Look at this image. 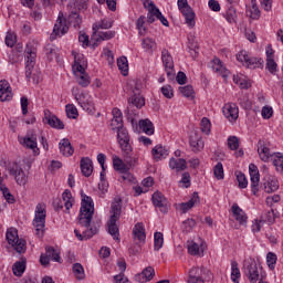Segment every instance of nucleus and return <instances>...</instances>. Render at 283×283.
I'll return each instance as SVG.
<instances>
[{
    "label": "nucleus",
    "instance_id": "f257e3e1",
    "mask_svg": "<svg viewBox=\"0 0 283 283\" xmlns=\"http://www.w3.org/2000/svg\"><path fill=\"white\" fill-rule=\"evenodd\" d=\"M81 196L82 203L78 214V224L85 227L87 230L81 234V232L75 229L74 233L77 240L83 242V240H90V238H94V235L98 233V230L101 229V220L92 222V218H94V200L83 192Z\"/></svg>",
    "mask_w": 283,
    "mask_h": 283
},
{
    "label": "nucleus",
    "instance_id": "f03ea898",
    "mask_svg": "<svg viewBox=\"0 0 283 283\" xmlns=\"http://www.w3.org/2000/svg\"><path fill=\"white\" fill-rule=\"evenodd\" d=\"M123 211V200H115L111 206V217L107 222L108 233L114 240L120 242V232L116 222L120 220V213Z\"/></svg>",
    "mask_w": 283,
    "mask_h": 283
},
{
    "label": "nucleus",
    "instance_id": "7ed1b4c3",
    "mask_svg": "<svg viewBox=\"0 0 283 283\" xmlns=\"http://www.w3.org/2000/svg\"><path fill=\"white\" fill-rule=\"evenodd\" d=\"M117 140L125 163L132 167L134 165V159L132 158L134 156V149L132 148V144H129V133L125 128L117 130Z\"/></svg>",
    "mask_w": 283,
    "mask_h": 283
},
{
    "label": "nucleus",
    "instance_id": "20e7f679",
    "mask_svg": "<svg viewBox=\"0 0 283 283\" xmlns=\"http://www.w3.org/2000/svg\"><path fill=\"white\" fill-rule=\"evenodd\" d=\"M6 238L8 244H10L17 253L21 255V253L25 252L28 242H25L24 239L19 238V230H17V228H9Z\"/></svg>",
    "mask_w": 283,
    "mask_h": 283
},
{
    "label": "nucleus",
    "instance_id": "39448f33",
    "mask_svg": "<svg viewBox=\"0 0 283 283\" xmlns=\"http://www.w3.org/2000/svg\"><path fill=\"white\" fill-rule=\"evenodd\" d=\"M213 280V274L211 271L205 266L192 268L189 271L188 283H205L211 282Z\"/></svg>",
    "mask_w": 283,
    "mask_h": 283
},
{
    "label": "nucleus",
    "instance_id": "423d86ee",
    "mask_svg": "<svg viewBox=\"0 0 283 283\" xmlns=\"http://www.w3.org/2000/svg\"><path fill=\"white\" fill-rule=\"evenodd\" d=\"M45 208L39 203L35 208V217L33 219V227L35 228V235L38 238H43V233L45 232Z\"/></svg>",
    "mask_w": 283,
    "mask_h": 283
},
{
    "label": "nucleus",
    "instance_id": "0eeeda50",
    "mask_svg": "<svg viewBox=\"0 0 283 283\" xmlns=\"http://www.w3.org/2000/svg\"><path fill=\"white\" fill-rule=\"evenodd\" d=\"M237 61L242 63L249 70H255L258 67H264V60L262 57H251L249 53L244 50L237 54Z\"/></svg>",
    "mask_w": 283,
    "mask_h": 283
},
{
    "label": "nucleus",
    "instance_id": "6e6552de",
    "mask_svg": "<svg viewBox=\"0 0 283 283\" xmlns=\"http://www.w3.org/2000/svg\"><path fill=\"white\" fill-rule=\"evenodd\" d=\"M177 6L186 19L187 25L193 28V25H196V13L193 12V9H191V6H189V2L187 0H178Z\"/></svg>",
    "mask_w": 283,
    "mask_h": 283
},
{
    "label": "nucleus",
    "instance_id": "1a4fd4ad",
    "mask_svg": "<svg viewBox=\"0 0 283 283\" xmlns=\"http://www.w3.org/2000/svg\"><path fill=\"white\" fill-rule=\"evenodd\" d=\"M8 171L10 176H13L17 185L20 187H25L28 185V177L25 176V171L21 168V165L18 163L9 164Z\"/></svg>",
    "mask_w": 283,
    "mask_h": 283
},
{
    "label": "nucleus",
    "instance_id": "9d476101",
    "mask_svg": "<svg viewBox=\"0 0 283 283\" xmlns=\"http://www.w3.org/2000/svg\"><path fill=\"white\" fill-rule=\"evenodd\" d=\"M70 27H67V20L63 18V13H60L56 23L53 27V32L50 35V40L54 41L56 36H63L67 34Z\"/></svg>",
    "mask_w": 283,
    "mask_h": 283
},
{
    "label": "nucleus",
    "instance_id": "9b49d317",
    "mask_svg": "<svg viewBox=\"0 0 283 283\" xmlns=\"http://www.w3.org/2000/svg\"><path fill=\"white\" fill-rule=\"evenodd\" d=\"M116 36V31H93L91 35L92 48H98L103 41H111Z\"/></svg>",
    "mask_w": 283,
    "mask_h": 283
},
{
    "label": "nucleus",
    "instance_id": "f8f14e48",
    "mask_svg": "<svg viewBox=\"0 0 283 283\" xmlns=\"http://www.w3.org/2000/svg\"><path fill=\"white\" fill-rule=\"evenodd\" d=\"M161 61L169 81H174L176 71H174V57L171 56V53H169V50L163 49Z\"/></svg>",
    "mask_w": 283,
    "mask_h": 283
},
{
    "label": "nucleus",
    "instance_id": "ddd939ff",
    "mask_svg": "<svg viewBox=\"0 0 283 283\" xmlns=\"http://www.w3.org/2000/svg\"><path fill=\"white\" fill-rule=\"evenodd\" d=\"M243 273L251 283H256L258 280H260V270H258V263H255V261H245L243 264Z\"/></svg>",
    "mask_w": 283,
    "mask_h": 283
},
{
    "label": "nucleus",
    "instance_id": "4468645a",
    "mask_svg": "<svg viewBox=\"0 0 283 283\" xmlns=\"http://www.w3.org/2000/svg\"><path fill=\"white\" fill-rule=\"evenodd\" d=\"M25 54V78L30 81V78H32V70H34V65H36V51L32 50V48L27 46Z\"/></svg>",
    "mask_w": 283,
    "mask_h": 283
},
{
    "label": "nucleus",
    "instance_id": "2eb2a0df",
    "mask_svg": "<svg viewBox=\"0 0 283 283\" xmlns=\"http://www.w3.org/2000/svg\"><path fill=\"white\" fill-rule=\"evenodd\" d=\"M250 180H251V191L253 196H258V191H260V170H258V166L254 164H250Z\"/></svg>",
    "mask_w": 283,
    "mask_h": 283
},
{
    "label": "nucleus",
    "instance_id": "dca6fc26",
    "mask_svg": "<svg viewBox=\"0 0 283 283\" xmlns=\"http://www.w3.org/2000/svg\"><path fill=\"white\" fill-rule=\"evenodd\" d=\"M133 238L135 243L139 247L145 244V240H147V234L145 233V224L143 222H138L133 228Z\"/></svg>",
    "mask_w": 283,
    "mask_h": 283
},
{
    "label": "nucleus",
    "instance_id": "f3484780",
    "mask_svg": "<svg viewBox=\"0 0 283 283\" xmlns=\"http://www.w3.org/2000/svg\"><path fill=\"white\" fill-rule=\"evenodd\" d=\"M223 115L230 123H234L240 116V109L235 103H229L223 106Z\"/></svg>",
    "mask_w": 283,
    "mask_h": 283
},
{
    "label": "nucleus",
    "instance_id": "a211bd4d",
    "mask_svg": "<svg viewBox=\"0 0 283 283\" xmlns=\"http://www.w3.org/2000/svg\"><path fill=\"white\" fill-rule=\"evenodd\" d=\"M143 6H144L145 10H148L147 23L149 25H151V23H154V21H156V18L158 19V12H156V10H160V9H158L156 7V4L154 3V1H151V0H144Z\"/></svg>",
    "mask_w": 283,
    "mask_h": 283
},
{
    "label": "nucleus",
    "instance_id": "6ab92c4d",
    "mask_svg": "<svg viewBox=\"0 0 283 283\" xmlns=\"http://www.w3.org/2000/svg\"><path fill=\"white\" fill-rule=\"evenodd\" d=\"M151 200L154 206L158 207L161 213H167V211H169V209L167 208V198H165V195H163L161 192H154Z\"/></svg>",
    "mask_w": 283,
    "mask_h": 283
},
{
    "label": "nucleus",
    "instance_id": "aec40b11",
    "mask_svg": "<svg viewBox=\"0 0 283 283\" xmlns=\"http://www.w3.org/2000/svg\"><path fill=\"white\" fill-rule=\"evenodd\" d=\"M263 189L265 193H273V191H277L280 189V182L273 176H266L263 182Z\"/></svg>",
    "mask_w": 283,
    "mask_h": 283
},
{
    "label": "nucleus",
    "instance_id": "412c9836",
    "mask_svg": "<svg viewBox=\"0 0 283 283\" xmlns=\"http://www.w3.org/2000/svg\"><path fill=\"white\" fill-rule=\"evenodd\" d=\"M12 88H10V83L6 80L0 81V101H12Z\"/></svg>",
    "mask_w": 283,
    "mask_h": 283
},
{
    "label": "nucleus",
    "instance_id": "4be33fe9",
    "mask_svg": "<svg viewBox=\"0 0 283 283\" xmlns=\"http://www.w3.org/2000/svg\"><path fill=\"white\" fill-rule=\"evenodd\" d=\"M80 167L82 175L85 176V178H90V176H92V174L94 172V164L88 157L81 158Z\"/></svg>",
    "mask_w": 283,
    "mask_h": 283
},
{
    "label": "nucleus",
    "instance_id": "5701e85b",
    "mask_svg": "<svg viewBox=\"0 0 283 283\" xmlns=\"http://www.w3.org/2000/svg\"><path fill=\"white\" fill-rule=\"evenodd\" d=\"M75 101H77L80 107H82V109H85V112H87L88 114H92V112H94V103L90 99L85 101V94H76Z\"/></svg>",
    "mask_w": 283,
    "mask_h": 283
},
{
    "label": "nucleus",
    "instance_id": "b1692460",
    "mask_svg": "<svg viewBox=\"0 0 283 283\" xmlns=\"http://www.w3.org/2000/svg\"><path fill=\"white\" fill-rule=\"evenodd\" d=\"M258 154L263 163H269V158H273V155H271V150L266 147L264 140H259Z\"/></svg>",
    "mask_w": 283,
    "mask_h": 283
},
{
    "label": "nucleus",
    "instance_id": "393cba45",
    "mask_svg": "<svg viewBox=\"0 0 283 283\" xmlns=\"http://www.w3.org/2000/svg\"><path fill=\"white\" fill-rule=\"evenodd\" d=\"M200 202V196L198 192H193L191 199L188 202H182L179 205V208L181 209L182 213H187L189 209H193L196 205Z\"/></svg>",
    "mask_w": 283,
    "mask_h": 283
},
{
    "label": "nucleus",
    "instance_id": "a878e982",
    "mask_svg": "<svg viewBox=\"0 0 283 283\" xmlns=\"http://www.w3.org/2000/svg\"><path fill=\"white\" fill-rule=\"evenodd\" d=\"M117 266L120 270L118 275L114 276L116 283H129V279L125 277V271H127V263L125 260H120L117 262Z\"/></svg>",
    "mask_w": 283,
    "mask_h": 283
},
{
    "label": "nucleus",
    "instance_id": "bb28decb",
    "mask_svg": "<svg viewBox=\"0 0 283 283\" xmlns=\"http://www.w3.org/2000/svg\"><path fill=\"white\" fill-rule=\"evenodd\" d=\"M212 70H214V72L217 74H220V76H222V78H228L229 77V70H227V67H224V65H222V61L218 57H214L212 60Z\"/></svg>",
    "mask_w": 283,
    "mask_h": 283
},
{
    "label": "nucleus",
    "instance_id": "cd10ccee",
    "mask_svg": "<svg viewBox=\"0 0 283 283\" xmlns=\"http://www.w3.org/2000/svg\"><path fill=\"white\" fill-rule=\"evenodd\" d=\"M113 25H114V21H112L107 18H104V19L93 23L92 30H93V32H98L101 30H109L113 28Z\"/></svg>",
    "mask_w": 283,
    "mask_h": 283
},
{
    "label": "nucleus",
    "instance_id": "c85d7f7f",
    "mask_svg": "<svg viewBox=\"0 0 283 283\" xmlns=\"http://www.w3.org/2000/svg\"><path fill=\"white\" fill-rule=\"evenodd\" d=\"M59 149L61 154H63L66 157L73 156L74 154V148L72 147V143H70V139L63 138L59 143Z\"/></svg>",
    "mask_w": 283,
    "mask_h": 283
},
{
    "label": "nucleus",
    "instance_id": "c756f323",
    "mask_svg": "<svg viewBox=\"0 0 283 283\" xmlns=\"http://www.w3.org/2000/svg\"><path fill=\"white\" fill-rule=\"evenodd\" d=\"M113 167L116 171H119L120 174H125L123 176L124 180H127L129 174L127 172V165H125V163H123V160L118 157L113 158Z\"/></svg>",
    "mask_w": 283,
    "mask_h": 283
},
{
    "label": "nucleus",
    "instance_id": "7c9ffc66",
    "mask_svg": "<svg viewBox=\"0 0 283 283\" xmlns=\"http://www.w3.org/2000/svg\"><path fill=\"white\" fill-rule=\"evenodd\" d=\"M190 147L195 154H198V151L205 149V142L202 140V137H199L198 135H191Z\"/></svg>",
    "mask_w": 283,
    "mask_h": 283
},
{
    "label": "nucleus",
    "instance_id": "2f4dec72",
    "mask_svg": "<svg viewBox=\"0 0 283 283\" xmlns=\"http://www.w3.org/2000/svg\"><path fill=\"white\" fill-rule=\"evenodd\" d=\"M142 48L145 50V52H148V54H154L158 48V44H156V40L151 38H145L142 40Z\"/></svg>",
    "mask_w": 283,
    "mask_h": 283
},
{
    "label": "nucleus",
    "instance_id": "473e14b6",
    "mask_svg": "<svg viewBox=\"0 0 283 283\" xmlns=\"http://www.w3.org/2000/svg\"><path fill=\"white\" fill-rule=\"evenodd\" d=\"M232 213H233L235 220L238 222H240V224H245V222L248 220L247 213H244V210H242L240 208V206H238V203H233Z\"/></svg>",
    "mask_w": 283,
    "mask_h": 283
},
{
    "label": "nucleus",
    "instance_id": "72a5a7b5",
    "mask_svg": "<svg viewBox=\"0 0 283 283\" xmlns=\"http://www.w3.org/2000/svg\"><path fill=\"white\" fill-rule=\"evenodd\" d=\"M169 167L170 169H175L177 172L185 171V169H187V160H185L184 158H170Z\"/></svg>",
    "mask_w": 283,
    "mask_h": 283
},
{
    "label": "nucleus",
    "instance_id": "f704fd0d",
    "mask_svg": "<svg viewBox=\"0 0 283 283\" xmlns=\"http://www.w3.org/2000/svg\"><path fill=\"white\" fill-rule=\"evenodd\" d=\"M48 125L50 127H53V129H65V124H63V120L56 117V115H50L49 117H45Z\"/></svg>",
    "mask_w": 283,
    "mask_h": 283
},
{
    "label": "nucleus",
    "instance_id": "c9c22d12",
    "mask_svg": "<svg viewBox=\"0 0 283 283\" xmlns=\"http://www.w3.org/2000/svg\"><path fill=\"white\" fill-rule=\"evenodd\" d=\"M151 154L155 158V160H160L161 158H167V156H169V151L167 150V148L163 147V146H155L151 150Z\"/></svg>",
    "mask_w": 283,
    "mask_h": 283
},
{
    "label": "nucleus",
    "instance_id": "e433bc0d",
    "mask_svg": "<svg viewBox=\"0 0 283 283\" xmlns=\"http://www.w3.org/2000/svg\"><path fill=\"white\" fill-rule=\"evenodd\" d=\"M75 65L73 66V70H76L80 75L85 74V61L83 60V54H77L74 57Z\"/></svg>",
    "mask_w": 283,
    "mask_h": 283
},
{
    "label": "nucleus",
    "instance_id": "4c0bfd02",
    "mask_svg": "<svg viewBox=\"0 0 283 283\" xmlns=\"http://www.w3.org/2000/svg\"><path fill=\"white\" fill-rule=\"evenodd\" d=\"M21 145H23V147H27L28 149H32L33 151H35L38 144H36V136L32 135L31 137H24L22 139H20Z\"/></svg>",
    "mask_w": 283,
    "mask_h": 283
},
{
    "label": "nucleus",
    "instance_id": "58836bf2",
    "mask_svg": "<svg viewBox=\"0 0 283 283\" xmlns=\"http://www.w3.org/2000/svg\"><path fill=\"white\" fill-rule=\"evenodd\" d=\"M139 128L147 134V136H153L154 134V123L149 119L139 120Z\"/></svg>",
    "mask_w": 283,
    "mask_h": 283
},
{
    "label": "nucleus",
    "instance_id": "ea45409f",
    "mask_svg": "<svg viewBox=\"0 0 283 283\" xmlns=\"http://www.w3.org/2000/svg\"><path fill=\"white\" fill-rule=\"evenodd\" d=\"M128 103L130 105H134V107H137V109H140L142 107H145V97L140 94H134L129 99Z\"/></svg>",
    "mask_w": 283,
    "mask_h": 283
},
{
    "label": "nucleus",
    "instance_id": "a19ab883",
    "mask_svg": "<svg viewBox=\"0 0 283 283\" xmlns=\"http://www.w3.org/2000/svg\"><path fill=\"white\" fill-rule=\"evenodd\" d=\"M12 271H13V275H15L17 277H21V275L25 273V259H22L21 261L15 262L13 264Z\"/></svg>",
    "mask_w": 283,
    "mask_h": 283
},
{
    "label": "nucleus",
    "instance_id": "79ce46f5",
    "mask_svg": "<svg viewBox=\"0 0 283 283\" xmlns=\"http://www.w3.org/2000/svg\"><path fill=\"white\" fill-rule=\"evenodd\" d=\"M117 67L120 70L123 76H127L129 74V63L127 62V57L120 56L117 59Z\"/></svg>",
    "mask_w": 283,
    "mask_h": 283
},
{
    "label": "nucleus",
    "instance_id": "37998d69",
    "mask_svg": "<svg viewBox=\"0 0 283 283\" xmlns=\"http://www.w3.org/2000/svg\"><path fill=\"white\" fill-rule=\"evenodd\" d=\"M179 92L181 96H185L186 98H191V101L196 98V92L191 85L180 86Z\"/></svg>",
    "mask_w": 283,
    "mask_h": 283
},
{
    "label": "nucleus",
    "instance_id": "c03bdc74",
    "mask_svg": "<svg viewBox=\"0 0 283 283\" xmlns=\"http://www.w3.org/2000/svg\"><path fill=\"white\" fill-rule=\"evenodd\" d=\"M275 218H277V216L275 214V211L269 210L262 213L260 222H266L268 224H273L275 222Z\"/></svg>",
    "mask_w": 283,
    "mask_h": 283
},
{
    "label": "nucleus",
    "instance_id": "a18cd8bd",
    "mask_svg": "<svg viewBox=\"0 0 283 283\" xmlns=\"http://www.w3.org/2000/svg\"><path fill=\"white\" fill-rule=\"evenodd\" d=\"M272 158L276 171L283 174V155L280 153H274Z\"/></svg>",
    "mask_w": 283,
    "mask_h": 283
},
{
    "label": "nucleus",
    "instance_id": "49530a36",
    "mask_svg": "<svg viewBox=\"0 0 283 283\" xmlns=\"http://www.w3.org/2000/svg\"><path fill=\"white\" fill-rule=\"evenodd\" d=\"M163 244H165V237L163 232H155L154 234V250L160 251Z\"/></svg>",
    "mask_w": 283,
    "mask_h": 283
},
{
    "label": "nucleus",
    "instance_id": "de8ad7c7",
    "mask_svg": "<svg viewBox=\"0 0 283 283\" xmlns=\"http://www.w3.org/2000/svg\"><path fill=\"white\" fill-rule=\"evenodd\" d=\"M62 200L64 202L66 211H70V209H72L73 206L72 202L74 201V199L72 198V191L66 189L62 195Z\"/></svg>",
    "mask_w": 283,
    "mask_h": 283
},
{
    "label": "nucleus",
    "instance_id": "09e8293b",
    "mask_svg": "<svg viewBox=\"0 0 283 283\" xmlns=\"http://www.w3.org/2000/svg\"><path fill=\"white\" fill-rule=\"evenodd\" d=\"M69 21L72 23L73 28H81V23L83 20L81 19V14L76 11H72L69 15Z\"/></svg>",
    "mask_w": 283,
    "mask_h": 283
},
{
    "label": "nucleus",
    "instance_id": "8fccbe9b",
    "mask_svg": "<svg viewBox=\"0 0 283 283\" xmlns=\"http://www.w3.org/2000/svg\"><path fill=\"white\" fill-rule=\"evenodd\" d=\"M146 19L147 18L145 15H140L136 21L139 36H145L147 34V28L145 27Z\"/></svg>",
    "mask_w": 283,
    "mask_h": 283
},
{
    "label": "nucleus",
    "instance_id": "3c124183",
    "mask_svg": "<svg viewBox=\"0 0 283 283\" xmlns=\"http://www.w3.org/2000/svg\"><path fill=\"white\" fill-rule=\"evenodd\" d=\"M234 175L237 176L239 188L247 189V187H249V180H247V176L240 170H237Z\"/></svg>",
    "mask_w": 283,
    "mask_h": 283
},
{
    "label": "nucleus",
    "instance_id": "603ef678",
    "mask_svg": "<svg viewBox=\"0 0 283 283\" xmlns=\"http://www.w3.org/2000/svg\"><path fill=\"white\" fill-rule=\"evenodd\" d=\"M45 251L49 259L53 260V262L61 263V254L56 252L54 247H46Z\"/></svg>",
    "mask_w": 283,
    "mask_h": 283
},
{
    "label": "nucleus",
    "instance_id": "864d4df0",
    "mask_svg": "<svg viewBox=\"0 0 283 283\" xmlns=\"http://www.w3.org/2000/svg\"><path fill=\"white\" fill-rule=\"evenodd\" d=\"M231 280L234 283H240V268L235 261L231 262Z\"/></svg>",
    "mask_w": 283,
    "mask_h": 283
},
{
    "label": "nucleus",
    "instance_id": "5fc2aeb1",
    "mask_svg": "<svg viewBox=\"0 0 283 283\" xmlns=\"http://www.w3.org/2000/svg\"><path fill=\"white\" fill-rule=\"evenodd\" d=\"M0 189L2 191V196H3L4 200L9 205H14L17 202V199H14V196L12 193H10V189H8V187L1 186Z\"/></svg>",
    "mask_w": 283,
    "mask_h": 283
},
{
    "label": "nucleus",
    "instance_id": "6e6d98bb",
    "mask_svg": "<svg viewBox=\"0 0 283 283\" xmlns=\"http://www.w3.org/2000/svg\"><path fill=\"white\" fill-rule=\"evenodd\" d=\"M73 273L77 280H83L85 277V270L81 263L73 264Z\"/></svg>",
    "mask_w": 283,
    "mask_h": 283
},
{
    "label": "nucleus",
    "instance_id": "4d7b16f0",
    "mask_svg": "<svg viewBox=\"0 0 283 283\" xmlns=\"http://www.w3.org/2000/svg\"><path fill=\"white\" fill-rule=\"evenodd\" d=\"M193 227H196V220L193 219H187L181 223L184 233H190L193 230Z\"/></svg>",
    "mask_w": 283,
    "mask_h": 283
},
{
    "label": "nucleus",
    "instance_id": "13d9d810",
    "mask_svg": "<svg viewBox=\"0 0 283 283\" xmlns=\"http://www.w3.org/2000/svg\"><path fill=\"white\" fill-rule=\"evenodd\" d=\"M226 19L228 23H237L238 21V13L233 7H230L226 12Z\"/></svg>",
    "mask_w": 283,
    "mask_h": 283
},
{
    "label": "nucleus",
    "instance_id": "bf43d9fd",
    "mask_svg": "<svg viewBox=\"0 0 283 283\" xmlns=\"http://www.w3.org/2000/svg\"><path fill=\"white\" fill-rule=\"evenodd\" d=\"M111 127L113 132H119L120 129H125L123 125V117H113L111 122Z\"/></svg>",
    "mask_w": 283,
    "mask_h": 283
},
{
    "label": "nucleus",
    "instance_id": "052dcab7",
    "mask_svg": "<svg viewBox=\"0 0 283 283\" xmlns=\"http://www.w3.org/2000/svg\"><path fill=\"white\" fill-rule=\"evenodd\" d=\"M214 178L217 180H224V167L222 166V163H218L213 168Z\"/></svg>",
    "mask_w": 283,
    "mask_h": 283
},
{
    "label": "nucleus",
    "instance_id": "680f3d73",
    "mask_svg": "<svg viewBox=\"0 0 283 283\" xmlns=\"http://www.w3.org/2000/svg\"><path fill=\"white\" fill-rule=\"evenodd\" d=\"M65 109H66V115H67V118H78V109L76 108V106H74V104H67L65 106Z\"/></svg>",
    "mask_w": 283,
    "mask_h": 283
},
{
    "label": "nucleus",
    "instance_id": "e2e57ef3",
    "mask_svg": "<svg viewBox=\"0 0 283 283\" xmlns=\"http://www.w3.org/2000/svg\"><path fill=\"white\" fill-rule=\"evenodd\" d=\"M248 14L250 17V19H260V8H258V3L255 2V0H252V8L250 10H248Z\"/></svg>",
    "mask_w": 283,
    "mask_h": 283
},
{
    "label": "nucleus",
    "instance_id": "0e129e2a",
    "mask_svg": "<svg viewBox=\"0 0 283 283\" xmlns=\"http://www.w3.org/2000/svg\"><path fill=\"white\" fill-rule=\"evenodd\" d=\"M228 147L232 151L238 150V148L240 147V139L238 138V136H230L228 138Z\"/></svg>",
    "mask_w": 283,
    "mask_h": 283
},
{
    "label": "nucleus",
    "instance_id": "69168bd1",
    "mask_svg": "<svg viewBox=\"0 0 283 283\" xmlns=\"http://www.w3.org/2000/svg\"><path fill=\"white\" fill-rule=\"evenodd\" d=\"M238 103L243 109H251L252 103L251 99H249V95H242L241 97H239Z\"/></svg>",
    "mask_w": 283,
    "mask_h": 283
},
{
    "label": "nucleus",
    "instance_id": "338daca9",
    "mask_svg": "<svg viewBox=\"0 0 283 283\" xmlns=\"http://www.w3.org/2000/svg\"><path fill=\"white\" fill-rule=\"evenodd\" d=\"M266 262H268L269 269L273 271V269H275V264L277 263V255L273 252H269L266 255Z\"/></svg>",
    "mask_w": 283,
    "mask_h": 283
},
{
    "label": "nucleus",
    "instance_id": "774afa93",
    "mask_svg": "<svg viewBox=\"0 0 283 283\" xmlns=\"http://www.w3.org/2000/svg\"><path fill=\"white\" fill-rule=\"evenodd\" d=\"M161 94L165 98H171L174 96V88L169 84L165 85L161 87Z\"/></svg>",
    "mask_w": 283,
    "mask_h": 283
}]
</instances>
